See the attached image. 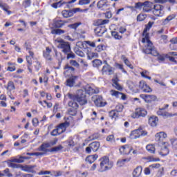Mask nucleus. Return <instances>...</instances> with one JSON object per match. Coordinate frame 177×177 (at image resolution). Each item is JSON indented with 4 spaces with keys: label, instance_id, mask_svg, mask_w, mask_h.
Returning <instances> with one entry per match:
<instances>
[{
    "label": "nucleus",
    "instance_id": "f257e3e1",
    "mask_svg": "<svg viewBox=\"0 0 177 177\" xmlns=\"http://www.w3.org/2000/svg\"><path fill=\"white\" fill-rule=\"evenodd\" d=\"M68 99L71 100L68 102V107H71L68 109V114L69 115H77V113L78 112V103L83 106V104H86L88 101L85 99V93L82 90H77L76 92V95L71 94L68 93L67 94ZM77 102L78 103H77Z\"/></svg>",
    "mask_w": 177,
    "mask_h": 177
},
{
    "label": "nucleus",
    "instance_id": "f03ea898",
    "mask_svg": "<svg viewBox=\"0 0 177 177\" xmlns=\"http://www.w3.org/2000/svg\"><path fill=\"white\" fill-rule=\"evenodd\" d=\"M153 24H154V22L149 21L144 29L142 33L144 37L142 38V44H145V42H147V46H145L142 50L144 53H152V55L156 56L158 55V53H157L156 49L153 48V43H151V41L149 39V32H147V31H149L150 28L153 27Z\"/></svg>",
    "mask_w": 177,
    "mask_h": 177
},
{
    "label": "nucleus",
    "instance_id": "7ed1b4c3",
    "mask_svg": "<svg viewBox=\"0 0 177 177\" xmlns=\"http://www.w3.org/2000/svg\"><path fill=\"white\" fill-rule=\"evenodd\" d=\"M55 42L56 44H59L57 45V48H59V49H62V52L65 53V55L71 52V47L70 46V44H68V42H66L62 39H55Z\"/></svg>",
    "mask_w": 177,
    "mask_h": 177
},
{
    "label": "nucleus",
    "instance_id": "20e7f679",
    "mask_svg": "<svg viewBox=\"0 0 177 177\" xmlns=\"http://www.w3.org/2000/svg\"><path fill=\"white\" fill-rule=\"evenodd\" d=\"M100 172H104L113 168V162H110L109 157L104 156L101 159Z\"/></svg>",
    "mask_w": 177,
    "mask_h": 177
},
{
    "label": "nucleus",
    "instance_id": "39448f33",
    "mask_svg": "<svg viewBox=\"0 0 177 177\" xmlns=\"http://www.w3.org/2000/svg\"><path fill=\"white\" fill-rule=\"evenodd\" d=\"M147 131L143 130L142 127H139L138 129L133 130L130 134L131 139H139L140 136H146Z\"/></svg>",
    "mask_w": 177,
    "mask_h": 177
},
{
    "label": "nucleus",
    "instance_id": "423d86ee",
    "mask_svg": "<svg viewBox=\"0 0 177 177\" xmlns=\"http://www.w3.org/2000/svg\"><path fill=\"white\" fill-rule=\"evenodd\" d=\"M100 148V142L95 141L89 144L88 147L86 148V152L88 153V154H90L91 151H97Z\"/></svg>",
    "mask_w": 177,
    "mask_h": 177
},
{
    "label": "nucleus",
    "instance_id": "0eeeda50",
    "mask_svg": "<svg viewBox=\"0 0 177 177\" xmlns=\"http://www.w3.org/2000/svg\"><path fill=\"white\" fill-rule=\"evenodd\" d=\"M147 115V111L143 108H138L131 115L132 118H139V117H145Z\"/></svg>",
    "mask_w": 177,
    "mask_h": 177
},
{
    "label": "nucleus",
    "instance_id": "6e6552de",
    "mask_svg": "<svg viewBox=\"0 0 177 177\" xmlns=\"http://www.w3.org/2000/svg\"><path fill=\"white\" fill-rule=\"evenodd\" d=\"M105 64L102 69V74H108V75L114 74V68L107 64V61H105Z\"/></svg>",
    "mask_w": 177,
    "mask_h": 177
},
{
    "label": "nucleus",
    "instance_id": "1a4fd4ad",
    "mask_svg": "<svg viewBox=\"0 0 177 177\" xmlns=\"http://www.w3.org/2000/svg\"><path fill=\"white\" fill-rule=\"evenodd\" d=\"M162 10H164V6L160 4H156L153 6V14L155 16H162Z\"/></svg>",
    "mask_w": 177,
    "mask_h": 177
},
{
    "label": "nucleus",
    "instance_id": "9d476101",
    "mask_svg": "<svg viewBox=\"0 0 177 177\" xmlns=\"http://www.w3.org/2000/svg\"><path fill=\"white\" fill-rule=\"evenodd\" d=\"M94 100V103L97 107H104L106 106V102H103V97L100 95H96L95 97H93Z\"/></svg>",
    "mask_w": 177,
    "mask_h": 177
},
{
    "label": "nucleus",
    "instance_id": "9b49d317",
    "mask_svg": "<svg viewBox=\"0 0 177 177\" xmlns=\"http://www.w3.org/2000/svg\"><path fill=\"white\" fill-rule=\"evenodd\" d=\"M48 147H50V144H49V142H44L37 149V150H38V151H43L41 153H43L44 155L45 156V154H47V153H48V151H50V150L48 149Z\"/></svg>",
    "mask_w": 177,
    "mask_h": 177
},
{
    "label": "nucleus",
    "instance_id": "f8f14e48",
    "mask_svg": "<svg viewBox=\"0 0 177 177\" xmlns=\"http://www.w3.org/2000/svg\"><path fill=\"white\" fill-rule=\"evenodd\" d=\"M84 91L82 89H80L79 91H82L84 93L85 99H86V93L88 95H93V93H97L96 91L91 87L89 84H87L84 87Z\"/></svg>",
    "mask_w": 177,
    "mask_h": 177
},
{
    "label": "nucleus",
    "instance_id": "ddd939ff",
    "mask_svg": "<svg viewBox=\"0 0 177 177\" xmlns=\"http://www.w3.org/2000/svg\"><path fill=\"white\" fill-rule=\"evenodd\" d=\"M157 114L164 117L165 118H169V117H174V115H172V113L165 111V108L159 109V110L157 111Z\"/></svg>",
    "mask_w": 177,
    "mask_h": 177
},
{
    "label": "nucleus",
    "instance_id": "4468645a",
    "mask_svg": "<svg viewBox=\"0 0 177 177\" xmlns=\"http://www.w3.org/2000/svg\"><path fill=\"white\" fill-rule=\"evenodd\" d=\"M70 127V122L66 120L64 123H61L58 127L57 129L59 131V133H63L66 132V129Z\"/></svg>",
    "mask_w": 177,
    "mask_h": 177
},
{
    "label": "nucleus",
    "instance_id": "2eb2a0df",
    "mask_svg": "<svg viewBox=\"0 0 177 177\" xmlns=\"http://www.w3.org/2000/svg\"><path fill=\"white\" fill-rule=\"evenodd\" d=\"M140 89H142L145 93H149V92H151V88L150 86L147 85L145 82L141 81L140 82L139 84Z\"/></svg>",
    "mask_w": 177,
    "mask_h": 177
},
{
    "label": "nucleus",
    "instance_id": "dca6fc26",
    "mask_svg": "<svg viewBox=\"0 0 177 177\" xmlns=\"http://www.w3.org/2000/svg\"><path fill=\"white\" fill-rule=\"evenodd\" d=\"M121 154H129L132 151V147L129 145L122 146L120 149Z\"/></svg>",
    "mask_w": 177,
    "mask_h": 177
},
{
    "label": "nucleus",
    "instance_id": "f3484780",
    "mask_svg": "<svg viewBox=\"0 0 177 177\" xmlns=\"http://www.w3.org/2000/svg\"><path fill=\"white\" fill-rule=\"evenodd\" d=\"M166 138H167V133L161 131L156 134L155 140H156V142H162L164 139H165Z\"/></svg>",
    "mask_w": 177,
    "mask_h": 177
},
{
    "label": "nucleus",
    "instance_id": "a211bd4d",
    "mask_svg": "<svg viewBox=\"0 0 177 177\" xmlns=\"http://www.w3.org/2000/svg\"><path fill=\"white\" fill-rule=\"evenodd\" d=\"M66 23H68V21L61 19L55 20L53 23V26L55 28H62V27H63V26H64V24H66Z\"/></svg>",
    "mask_w": 177,
    "mask_h": 177
},
{
    "label": "nucleus",
    "instance_id": "6ab92c4d",
    "mask_svg": "<svg viewBox=\"0 0 177 177\" xmlns=\"http://www.w3.org/2000/svg\"><path fill=\"white\" fill-rule=\"evenodd\" d=\"M52 52V50L49 48V47H46V51H44L43 56L46 59V60H49L51 62L52 60V57L50 56V53Z\"/></svg>",
    "mask_w": 177,
    "mask_h": 177
},
{
    "label": "nucleus",
    "instance_id": "aec40b11",
    "mask_svg": "<svg viewBox=\"0 0 177 177\" xmlns=\"http://www.w3.org/2000/svg\"><path fill=\"white\" fill-rule=\"evenodd\" d=\"M142 171H143L142 166L137 167L133 171V177L140 176L142 175Z\"/></svg>",
    "mask_w": 177,
    "mask_h": 177
},
{
    "label": "nucleus",
    "instance_id": "412c9836",
    "mask_svg": "<svg viewBox=\"0 0 177 177\" xmlns=\"http://www.w3.org/2000/svg\"><path fill=\"white\" fill-rule=\"evenodd\" d=\"M157 122H158V118L157 116H151L149 118V124L151 127H157Z\"/></svg>",
    "mask_w": 177,
    "mask_h": 177
},
{
    "label": "nucleus",
    "instance_id": "4be33fe9",
    "mask_svg": "<svg viewBox=\"0 0 177 177\" xmlns=\"http://www.w3.org/2000/svg\"><path fill=\"white\" fill-rule=\"evenodd\" d=\"M129 161H131V158H125V159H120L117 162V165L118 167L121 168V167H124L125 164H127V162H129Z\"/></svg>",
    "mask_w": 177,
    "mask_h": 177
},
{
    "label": "nucleus",
    "instance_id": "5701e85b",
    "mask_svg": "<svg viewBox=\"0 0 177 177\" xmlns=\"http://www.w3.org/2000/svg\"><path fill=\"white\" fill-rule=\"evenodd\" d=\"M78 78L77 76H72L66 80L68 86H74L75 84V80Z\"/></svg>",
    "mask_w": 177,
    "mask_h": 177
},
{
    "label": "nucleus",
    "instance_id": "b1692460",
    "mask_svg": "<svg viewBox=\"0 0 177 177\" xmlns=\"http://www.w3.org/2000/svg\"><path fill=\"white\" fill-rule=\"evenodd\" d=\"M97 160V155H91L86 158V161L88 162V164H92L93 162H95Z\"/></svg>",
    "mask_w": 177,
    "mask_h": 177
},
{
    "label": "nucleus",
    "instance_id": "393cba45",
    "mask_svg": "<svg viewBox=\"0 0 177 177\" xmlns=\"http://www.w3.org/2000/svg\"><path fill=\"white\" fill-rule=\"evenodd\" d=\"M62 15L63 16V17H65L66 19L68 18V17H71L73 15V11H71V10H63L62 12Z\"/></svg>",
    "mask_w": 177,
    "mask_h": 177
},
{
    "label": "nucleus",
    "instance_id": "a878e982",
    "mask_svg": "<svg viewBox=\"0 0 177 177\" xmlns=\"http://www.w3.org/2000/svg\"><path fill=\"white\" fill-rule=\"evenodd\" d=\"M121 59H122V60L124 61V64H126V66H127V67H129V68H131V70H133V66H132V64H131V62L127 58V57H125V55H122Z\"/></svg>",
    "mask_w": 177,
    "mask_h": 177
},
{
    "label": "nucleus",
    "instance_id": "bb28decb",
    "mask_svg": "<svg viewBox=\"0 0 177 177\" xmlns=\"http://www.w3.org/2000/svg\"><path fill=\"white\" fill-rule=\"evenodd\" d=\"M152 48H153V49H155V50L156 51V53H158V55H153V53H145L146 55H151L152 56H158V60H160V62H164L165 60V57L163 55H160V53H158V51H157V49H156V48H154V46H153L152 44Z\"/></svg>",
    "mask_w": 177,
    "mask_h": 177
},
{
    "label": "nucleus",
    "instance_id": "cd10ccee",
    "mask_svg": "<svg viewBox=\"0 0 177 177\" xmlns=\"http://www.w3.org/2000/svg\"><path fill=\"white\" fill-rule=\"evenodd\" d=\"M109 21V19H97L94 24L97 26H104V24H107Z\"/></svg>",
    "mask_w": 177,
    "mask_h": 177
},
{
    "label": "nucleus",
    "instance_id": "c85d7f7f",
    "mask_svg": "<svg viewBox=\"0 0 177 177\" xmlns=\"http://www.w3.org/2000/svg\"><path fill=\"white\" fill-rule=\"evenodd\" d=\"M157 100V97L154 95H147L146 103H151V102H155Z\"/></svg>",
    "mask_w": 177,
    "mask_h": 177
},
{
    "label": "nucleus",
    "instance_id": "c756f323",
    "mask_svg": "<svg viewBox=\"0 0 177 177\" xmlns=\"http://www.w3.org/2000/svg\"><path fill=\"white\" fill-rule=\"evenodd\" d=\"M66 31L64 30H62L59 28L53 29L51 30V34H55V35H62V34H64Z\"/></svg>",
    "mask_w": 177,
    "mask_h": 177
},
{
    "label": "nucleus",
    "instance_id": "7c9ffc66",
    "mask_svg": "<svg viewBox=\"0 0 177 177\" xmlns=\"http://www.w3.org/2000/svg\"><path fill=\"white\" fill-rule=\"evenodd\" d=\"M146 149L149 153H151V154H154V153H156V147L153 145H147Z\"/></svg>",
    "mask_w": 177,
    "mask_h": 177
},
{
    "label": "nucleus",
    "instance_id": "2f4dec72",
    "mask_svg": "<svg viewBox=\"0 0 177 177\" xmlns=\"http://www.w3.org/2000/svg\"><path fill=\"white\" fill-rule=\"evenodd\" d=\"M106 142H109L111 145H115V138L114 135H109L106 137Z\"/></svg>",
    "mask_w": 177,
    "mask_h": 177
},
{
    "label": "nucleus",
    "instance_id": "473e14b6",
    "mask_svg": "<svg viewBox=\"0 0 177 177\" xmlns=\"http://www.w3.org/2000/svg\"><path fill=\"white\" fill-rule=\"evenodd\" d=\"M95 32L97 35H98V37H102V35L106 32V28H97V29H95Z\"/></svg>",
    "mask_w": 177,
    "mask_h": 177
},
{
    "label": "nucleus",
    "instance_id": "72a5a7b5",
    "mask_svg": "<svg viewBox=\"0 0 177 177\" xmlns=\"http://www.w3.org/2000/svg\"><path fill=\"white\" fill-rule=\"evenodd\" d=\"M0 8H1L4 12H6L8 15H10L12 13V12L9 10V6H8L6 4H2L0 3Z\"/></svg>",
    "mask_w": 177,
    "mask_h": 177
},
{
    "label": "nucleus",
    "instance_id": "f704fd0d",
    "mask_svg": "<svg viewBox=\"0 0 177 177\" xmlns=\"http://www.w3.org/2000/svg\"><path fill=\"white\" fill-rule=\"evenodd\" d=\"M6 89H8V91H14V89H15V83H13V82L10 81L8 83V85L6 86Z\"/></svg>",
    "mask_w": 177,
    "mask_h": 177
},
{
    "label": "nucleus",
    "instance_id": "c9c22d12",
    "mask_svg": "<svg viewBox=\"0 0 177 177\" xmlns=\"http://www.w3.org/2000/svg\"><path fill=\"white\" fill-rule=\"evenodd\" d=\"M97 8H99V9H102V8L107 7V2L103 0H100V1L97 2Z\"/></svg>",
    "mask_w": 177,
    "mask_h": 177
},
{
    "label": "nucleus",
    "instance_id": "e433bc0d",
    "mask_svg": "<svg viewBox=\"0 0 177 177\" xmlns=\"http://www.w3.org/2000/svg\"><path fill=\"white\" fill-rule=\"evenodd\" d=\"M110 93H111V96H114L117 99H119L120 95H121V92L117 91L115 90H111Z\"/></svg>",
    "mask_w": 177,
    "mask_h": 177
},
{
    "label": "nucleus",
    "instance_id": "4c0bfd02",
    "mask_svg": "<svg viewBox=\"0 0 177 177\" xmlns=\"http://www.w3.org/2000/svg\"><path fill=\"white\" fill-rule=\"evenodd\" d=\"M151 3H149L147 1V5H144L143 6V11L149 12L151 10Z\"/></svg>",
    "mask_w": 177,
    "mask_h": 177
},
{
    "label": "nucleus",
    "instance_id": "58836bf2",
    "mask_svg": "<svg viewBox=\"0 0 177 177\" xmlns=\"http://www.w3.org/2000/svg\"><path fill=\"white\" fill-rule=\"evenodd\" d=\"M60 150H63V146L59 145L57 147H54L50 149V153L60 151Z\"/></svg>",
    "mask_w": 177,
    "mask_h": 177
},
{
    "label": "nucleus",
    "instance_id": "ea45409f",
    "mask_svg": "<svg viewBox=\"0 0 177 177\" xmlns=\"http://www.w3.org/2000/svg\"><path fill=\"white\" fill-rule=\"evenodd\" d=\"M111 35L115 38V39H121V38H122V36L120 35V34L115 31H112Z\"/></svg>",
    "mask_w": 177,
    "mask_h": 177
},
{
    "label": "nucleus",
    "instance_id": "a19ab883",
    "mask_svg": "<svg viewBox=\"0 0 177 177\" xmlns=\"http://www.w3.org/2000/svg\"><path fill=\"white\" fill-rule=\"evenodd\" d=\"M175 19V16L174 15H169L164 21L163 24L165 25L171 21V20H174Z\"/></svg>",
    "mask_w": 177,
    "mask_h": 177
},
{
    "label": "nucleus",
    "instance_id": "79ce46f5",
    "mask_svg": "<svg viewBox=\"0 0 177 177\" xmlns=\"http://www.w3.org/2000/svg\"><path fill=\"white\" fill-rule=\"evenodd\" d=\"M173 149L177 150V138H171L170 140Z\"/></svg>",
    "mask_w": 177,
    "mask_h": 177
},
{
    "label": "nucleus",
    "instance_id": "37998d69",
    "mask_svg": "<svg viewBox=\"0 0 177 177\" xmlns=\"http://www.w3.org/2000/svg\"><path fill=\"white\" fill-rule=\"evenodd\" d=\"M109 117H111V118H117V117H118V112L116 111H111L109 112Z\"/></svg>",
    "mask_w": 177,
    "mask_h": 177
},
{
    "label": "nucleus",
    "instance_id": "c03bdc74",
    "mask_svg": "<svg viewBox=\"0 0 177 177\" xmlns=\"http://www.w3.org/2000/svg\"><path fill=\"white\" fill-rule=\"evenodd\" d=\"M23 6L26 8H30L31 6V0H25L22 3Z\"/></svg>",
    "mask_w": 177,
    "mask_h": 177
},
{
    "label": "nucleus",
    "instance_id": "a18cd8bd",
    "mask_svg": "<svg viewBox=\"0 0 177 177\" xmlns=\"http://www.w3.org/2000/svg\"><path fill=\"white\" fill-rule=\"evenodd\" d=\"M160 167L161 165H160L159 163H155L149 165V168L153 171H154V169H158V168H160Z\"/></svg>",
    "mask_w": 177,
    "mask_h": 177
},
{
    "label": "nucleus",
    "instance_id": "49530a36",
    "mask_svg": "<svg viewBox=\"0 0 177 177\" xmlns=\"http://www.w3.org/2000/svg\"><path fill=\"white\" fill-rule=\"evenodd\" d=\"M93 67H99V66H102V61L100 59H95L93 61Z\"/></svg>",
    "mask_w": 177,
    "mask_h": 177
},
{
    "label": "nucleus",
    "instance_id": "de8ad7c7",
    "mask_svg": "<svg viewBox=\"0 0 177 177\" xmlns=\"http://www.w3.org/2000/svg\"><path fill=\"white\" fill-rule=\"evenodd\" d=\"M7 165L10 168H19V165H20L16 163L10 162V161H7Z\"/></svg>",
    "mask_w": 177,
    "mask_h": 177
},
{
    "label": "nucleus",
    "instance_id": "09e8293b",
    "mask_svg": "<svg viewBox=\"0 0 177 177\" xmlns=\"http://www.w3.org/2000/svg\"><path fill=\"white\" fill-rule=\"evenodd\" d=\"M161 153L162 154H163V156H167V154H169V150L168 149V147H167V145H165V147L162 148Z\"/></svg>",
    "mask_w": 177,
    "mask_h": 177
},
{
    "label": "nucleus",
    "instance_id": "8fccbe9b",
    "mask_svg": "<svg viewBox=\"0 0 177 177\" xmlns=\"http://www.w3.org/2000/svg\"><path fill=\"white\" fill-rule=\"evenodd\" d=\"M51 176H55V177H57V176H62V171H53L50 174Z\"/></svg>",
    "mask_w": 177,
    "mask_h": 177
},
{
    "label": "nucleus",
    "instance_id": "3c124183",
    "mask_svg": "<svg viewBox=\"0 0 177 177\" xmlns=\"http://www.w3.org/2000/svg\"><path fill=\"white\" fill-rule=\"evenodd\" d=\"M145 5H147V1L145 2V3H136L135 5V8L136 9H139L140 8H142V6H145Z\"/></svg>",
    "mask_w": 177,
    "mask_h": 177
},
{
    "label": "nucleus",
    "instance_id": "603ef678",
    "mask_svg": "<svg viewBox=\"0 0 177 177\" xmlns=\"http://www.w3.org/2000/svg\"><path fill=\"white\" fill-rule=\"evenodd\" d=\"M91 3V0H80L79 5L84 6V5H89Z\"/></svg>",
    "mask_w": 177,
    "mask_h": 177
},
{
    "label": "nucleus",
    "instance_id": "864d4df0",
    "mask_svg": "<svg viewBox=\"0 0 177 177\" xmlns=\"http://www.w3.org/2000/svg\"><path fill=\"white\" fill-rule=\"evenodd\" d=\"M100 135L98 133H95L93 134L92 136H89V139L91 140H96V139H99Z\"/></svg>",
    "mask_w": 177,
    "mask_h": 177
},
{
    "label": "nucleus",
    "instance_id": "5fc2aeb1",
    "mask_svg": "<svg viewBox=\"0 0 177 177\" xmlns=\"http://www.w3.org/2000/svg\"><path fill=\"white\" fill-rule=\"evenodd\" d=\"M86 176H88V172L87 171H84V172L79 171L77 174V177H86Z\"/></svg>",
    "mask_w": 177,
    "mask_h": 177
},
{
    "label": "nucleus",
    "instance_id": "6e6d98bb",
    "mask_svg": "<svg viewBox=\"0 0 177 177\" xmlns=\"http://www.w3.org/2000/svg\"><path fill=\"white\" fill-rule=\"evenodd\" d=\"M145 19H146V15H145L143 14H140L137 17L138 21H143V20H145Z\"/></svg>",
    "mask_w": 177,
    "mask_h": 177
},
{
    "label": "nucleus",
    "instance_id": "4d7b16f0",
    "mask_svg": "<svg viewBox=\"0 0 177 177\" xmlns=\"http://www.w3.org/2000/svg\"><path fill=\"white\" fill-rule=\"evenodd\" d=\"M70 64L73 66V67H76L77 68H80V64L77 63V61L75 60H71L70 61Z\"/></svg>",
    "mask_w": 177,
    "mask_h": 177
},
{
    "label": "nucleus",
    "instance_id": "13d9d810",
    "mask_svg": "<svg viewBox=\"0 0 177 177\" xmlns=\"http://www.w3.org/2000/svg\"><path fill=\"white\" fill-rule=\"evenodd\" d=\"M62 134V133H60V131H59V129H54L52 132H51V135L52 136H57V135H60Z\"/></svg>",
    "mask_w": 177,
    "mask_h": 177
},
{
    "label": "nucleus",
    "instance_id": "bf43d9fd",
    "mask_svg": "<svg viewBox=\"0 0 177 177\" xmlns=\"http://www.w3.org/2000/svg\"><path fill=\"white\" fill-rule=\"evenodd\" d=\"M122 110H124V106L123 105H117L115 106V111H117L118 113H121V111H122Z\"/></svg>",
    "mask_w": 177,
    "mask_h": 177
},
{
    "label": "nucleus",
    "instance_id": "052dcab7",
    "mask_svg": "<svg viewBox=\"0 0 177 177\" xmlns=\"http://www.w3.org/2000/svg\"><path fill=\"white\" fill-rule=\"evenodd\" d=\"M7 161H10V162H12V163L13 162H18V164H21V162H23V160H20V158L8 160Z\"/></svg>",
    "mask_w": 177,
    "mask_h": 177
},
{
    "label": "nucleus",
    "instance_id": "680f3d73",
    "mask_svg": "<svg viewBox=\"0 0 177 177\" xmlns=\"http://www.w3.org/2000/svg\"><path fill=\"white\" fill-rule=\"evenodd\" d=\"M66 55H67V59H75V54H74L73 52H69L68 53H66Z\"/></svg>",
    "mask_w": 177,
    "mask_h": 177
},
{
    "label": "nucleus",
    "instance_id": "e2e57ef3",
    "mask_svg": "<svg viewBox=\"0 0 177 177\" xmlns=\"http://www.w3.org/2000/svg\"><path fill=\"white\" fill-rule=\"evenodd\" d=\"M113 86H114V88H115V89L118 91H122V86H121V85H120L118 83L113 84Z\"/></svg>",
    "mask_w": 177,
    "mask_h": 177
},
{
    "label": "nucleus",
    "instance_id": "0e129e2a",
    "mask_svg": "<svg viewBox=\"0 0 177 177\" xmlns=\"http://www.w3.org/2000/svg\"><path fill=\"white\" fill-rule=\"evenodd\" d=\"M75 53L77 55V56H80V57H85V53H84V52L82 50H77L75 51Z\"/></svg>",
    "mask_w": 177,
    "mask_h": 177
},
{
    "label": "nucleus",
    "instance_id": "69168bd1",
    "mask_svg": "<svg viewBox=\"0 0 177 177\" xmlns=\"http://www.w3.org/2000/svg\"><path fill=\"white\" fill-rule=\"evenodd\" d=\"M4 176L11 177L12 174H10V171H9V169H6L3 171Z\"/></svg>",
    "mask_w": 177,
    "mask_h": 177
},
{
    "label": "nucleus",
    "instance_id": "338daca9",
    "mask_svg": "<svg viewBox=\"0 0 177 177\" xmlns=\"http://www.w3.org/2000/svg\"><path fill=\"white\" fill-rule=\"evenodd\" d=\"M151 171V169L150 168V166H149V167H146V168L144 169V174H145V175H150Z\"/></svg>",
    "mask_w": 177,
    "mask_h": 177
},
{
    "label": "nucleus",
    "instance_id": "774afa93",
    "mask_svg": "<svg viewBox=\"0 0 177 177\" xmlns=\"http://www.w3.org/2000/svg\"><path fill=\"white\" fill-rule=\"evenodd\" d=\"M34 168V166H24V171H26V172H30L31 169Z\"/></svg>",
    "mask_w": 177,
    "mask_h": 177
}]
</instances>
